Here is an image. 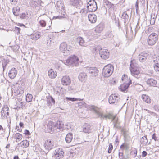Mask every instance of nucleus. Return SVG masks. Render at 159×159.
Listing matches in <instances>:
<instances>
[{"label": "nucleus", "mask_w": 159, "mask_h": 159, "mask_svg": "<svg viewBox=\"0 0 159 159\" xmlns=\"http://www.w3.org/2000/svg\"><path fill=\"white\" fill-rule=\"evenodd\" d=\"M64 125L62 122L57 121L56 123L50 122L47 125V128L49 132H57L59 130L62 129Z\"/></svg>", "instance_id": "obj_1"}, {"label": "nucleus", "mask_w": 159, "mask_h": 159, "mask_svg": "<svg viewBox=\"0 0 159 159\" xmlns=\"http://www.w3.org/2000/svg\"><path fill=\"white\" fill-rule=\"evenodd\" d=\"M121 80L124 82V83L121 84L119 88L121 91H124L128 88L131 84V80L130 78H128L127 75L125 74L123 75Z\"/></svg>", "instance_id": "obj_2"}, {"label": "nucleus", "mask_w": 159, "mask_h": 159, "mask_svg": "<svg viewBox=\"0 0 159 159\" xmlns=\"http://www.w3.org/2000/svg\"><path fill=\"white\" fill-rule=\"evenodd\" d=\"M94 49L96 52H99L100 56L102 58L106 60L109 58L110 53L108 50L102 49L99 46L94 48Z\"/></svg>", "instance_id": "obj_3"}, {"label": "nucleus", "mask_w": 159, "mask_h": 159, "mask_svg": "<svg viewBox=\"0 0 159 159\" xmlns=\"http://www.w3.org/2000/svg\"><path fill=\"white\" fill-rule=\"evenodd\" d=\"M136 62V61L135 60H132L131 61L130 70L131 75L135 77L138 78L139 77L140 72L137 68L135 67L137 66Z\"/></svg>", "instance_id": "obj_4"}, {"label": "nucleus", "mask_w": 159, "mask_h": 159, "mask_svg": "<svg viewBox=\"0 0 159 159\" xmlns=\"http://www.w3.org/2000/svg\"><path fill=\"white\" fill-rule=\"evenodd\" d=\"M79 59L78 57L73 55L69 57L66 60L63 62L65 65H67L77 66L78 65Z\"/></svg>", "instance_id": "obj_5"}, {"label": "nucleus", "mask_w": 159, "mask_h": 159, "mask_svg": "<svg viewBox=\"0 0 159 159\" xmlns=\"http://www.w3.org/2000/svg\"><path fill=\"white\" fill-rule=\"evenodd\" d=\"M114 67L111 64H108L105 66L102 70L103 75L106 77L110 76L113 72Z\"/></svg>", "instance_id": "obj_6"}, {"label": "nucleus", "mask_w": 159, "mask_h": 159, "mask_svg": "<svg viewBox=\"0 0 159 159\" xmlns=\"http://www.w3.org/2000/svg\"><path fill=\"white\" fill-rule=\"evenodd\" d=\"M63 5L61 3L60 1H57L56 5L57 9V10H61V15H59L56 17L54 16L53 19H62L66 17V15L65 14V12L64 11V9L63 7Z\"/></svg>", "instance_id": "obj_7"}, {"label": "nucleus", "mask_w": 159, "mask_h": 159, "mask_svg": "<svg viewBox=\"0 0 159 159\" xmlns=\"http://www.w3.org/2000/svg\"><path fill=\"white\" fill-rule=\"evenodd\" d=\"M158 35L155 33L151 34L148 37L147 40L148 44L150 46L154 45L158 40Z\"/></svg>", "instance_id": "obj_8"}, {"label": "nucleus", "mask_w": 159, "mask_h": 159, "mask_svg": "<svg viewBox=\"0 0 159 159\" xmlns=\"http://www.w3.org/2000/svg\"><path fill=\"white\" fill-rule=\"evenodd\" d=\"M44 147L47 152H44V153L47 154L49 151L54 147L53 141L52 140L48 139L47 140L44 144Z\"/></svg>", "instance_id": "obj_9"}, {"label": "nucleus", "mask_w": 159, "mask_h": 159, "mask_svg": "<svg viewBox=\"0 0 159 159\" xmlns=\"http://www.w3.org/2000/svg\"><path fill=\"white\" fill-rule=\"evenodd\" d=\"M87 7L89 11H95L97 9L96 2L94 0L90 1L87 3Z\"/></svg>", "instance_id": "obj_10"}, {"label": "nucleus", "mask_w": 159, "mask_h": 159, "mask_svg": "<svg viewBox=\"0 0 159 159\" xmlns=\"http://www.w3.org/2000/svg\"><path fill=\"white\" fill-rule=\"evenodd\" d=\"M59 50L64 53V55H68L70 54V48L67 47V44L65 42H62L60 44Z\"/></svg>", "instance_id": "obj_11"}, {"label": "nucleus", "mask_w": 159, "mask_h": 159, "mask_svg": "<svg viewBox=\"0 0 159 159\" xmlns=\"http://www.w3.org/2000/svg\"><path fill=\"white\" fill-rule=\"evenodd\" d=\"M104 118H108L109 119H112L113 121L114 127L116 128H117L119 127V123L117 117L116 116H114L113 115L111 114H108L107 115L103 116Z\"/></svg>", "instance_id": "obj_12"}, {"label": "nucleus", "mask_w": 159, "mask_h": 159, "mask_svg": "<svg viewBox=\"0 0 159 159\" xmlns=\"http://www.w3.org/2000/svg\"><path fill=\"white\" fill-rule=\"evenodd\" d=\"M55 157L56 159H62L63 157L64 152L61 148H58L55 151Z\"/></svg>", "instance_id": "obj_13"}, {"label": "nucleus", "mask_w": 159, "mask_h": 159, "mask_svg": "<svg viewBox=\"0 0 159 159\" xmlns=\"http://www.w3.org/2000/svg\"><path fill=\"white\" fill-rule=\"evenodd\" d=\"M86 70L90 75L92 76H96L98 74V70L96 67H87Z\"/></svg>", "instance_id": "obj_14"}, {"label": "nucleus", "mask_w": 159, "mask_h": 159, "mask_svg": "<svg viewBox=\"0 0 159 159\" xmlns=\"http://www.w3.org/2000/svg\"><path fill=\"white\" fill-rule=\"evenodd\" d=\"M148 56V55L147 53L142 52L139 55L138 58L140 62H143L147 60Z\"/></svg>", "instance_id": "obj_15"}, {"label": "nucleus", "mask_w": 159, "mask_h": 159, "mask_svg": "<svg viewBox=\"0 0 159 159\" xmlns=\"http://www.w3.org/2000/svg\"><path fill=\"white\" fill-rule=\"evenodd\" d=\"M119 98L115 94L111 95L109 98V102L110 104H113L117 102Z\"/></svg>", "instance_id": "obj_16"}, {"label": "nucleus", "mask_w": 159, "mask_h": 159, "mask_svg": "<svg viewBox=\"0 0 159 159\" xmlns=\"http://www.w3.org/2000/svg\"><path fill=\"white\" fill-rule=\"evenodd\" d=\"M55 94L58 96L64 94L66 93V90L65 89L60 87H57L54 89Z\"/></svg>", "instance_id": "obj_17"}, {"label": "nucleus", "mask_w": 159, "mask_h": 159, "mask_svg": "<svg viewBox=\"0 0 159 159\" xmlns=\"http://www.w3.org/2000/svg\"><path fill=\"white\" fill-rule=\"evenodd\" d=\"M61 83L64 85H69L71 83V80L70 77L67 76H63L61 79Z\"/></svg>", "instance_id": "obj_18"}, {"label": "nucleus", "mask_w": 159, "mask_h": 159, "mask_svg": "<svg viewBox=\"0 0 159 159\" xmlns=\"http://www.w3.org/2000/svg\"><path fill=\"white\" fill-rule=\"evenodd\" d=\"M17 74V70L15 68H12L10 70L8 73L9 77L11 79H14L16 76Z\"/></svg>", "instance_id": "obj_19"}, {"label": "nucleus", "mask_w": 159, "mask_h": 159, "mask_svg": "<svg viewBox=\"0 0 159 159\" xmlns=\"http://www.w3.org/2000/svg\"><path fill=\"white\" fill-rule=\"evenodd\" d=\"M88 17L89 20L92 23H94L97 21V16L94 14H89Z\"/></svg>", "instance_id": "obj_20"}, {"label": "nucleus", "mask_w": 159, "mask_h": 159, "mask_svg": "<svg viewBox=\"0 0 159 159\" xmlns=\"http://www.w3.org/2000/svg\"><path fill=\"white\" fill-rule=\"evenodd\" d=\"M146 83L150 86H155L157 84L156 81L153 78H150L147 80Z\"/></svg>", "instance_id": "obj_21"}, {"label": "nucleus", "mask_w": 159, "mask_h": 159, "mask_svg": "<svg viewBox=\"0 0 159 159\" xmlns=\"http://www.w3.org/2000/svg\"><path fill=\"white\" fill-rule=\"evenodd\" d=\"M103 26L102 24L98 25L95 28V32L96 33V35H98L102 31Z\"/></svg>", "instance_id": "obj_22"}, {"label": "nucleus", "mask_w": 159, "mask_h": 159, "mask_svg": "<svg viewBox=\"0 0 159 159\" xmlns=\"http://www.w3.org/2000/svg\"><path fill=\"white\" fill-rule=\"evenodd\" d=\"M70 4L74 6L80 7L82 4L80 0H70Z\"/></svg>", "instance_id": "obj_23"}, {"label": "nucleus", "mask_w": 159, "mask_h": 159, "mask_svg": "<svg viewBox=\"0 0 159 159\" xmlns=\"http://www.w3.org/2000/svg\"><path fill=\"white\" fill-rule=\"evenodd\" d=\"M73 138V134L71 133H69L67 134L65 137V141L67 143H70Z\"/></svg>", "instance_id": "obj_24"}, {"label": "nucleus", "mask_w": 159, "mask_h": 159, "mask_svg": "<svg viewBox=\"0 0 159 159\" xmlns=\"http://www.w3.org/2000/svg\"><path fill=\"white\" fill-rule=\"evenodd\" d=\"M48 75L51 79L55 78L57 76V72L51 69L48 72Z\"/></svg>", "instance_id": "obj_25"}, {"label": "nucleus", "mask_w": 159, "mask_h": 159, "mask_svg": "<svg viewBox=\"0 0 159 159\" xmlns=\"http://www.w3.org/2000/svg\"><path fill=\"white\" fill-rule=\"evenodd\" d=\"M140 142L143 146H146L147 144H150V142L148 143V140L146 136H143L140 139Z\"/></svg>", "instance_id": "obj_26"}, {"label": "nucleus", "mask_w": 159, "mask_h": 159, "mask_svg": "<svg viewBox=\"0 0 159 159\" xmlns=\"http://www.w3.org/2000/svg\"><path fill=\"white\" fill-rule=\"evenodd\" d=\"M142 98L143 101L146 103H150L151 102V99L146 94H143Z\"/></svg>", "instance_id": "obj_27"}, {"label": "nucleus", "mask_w": 159, "mask_h": 159, "mask_svg": "<svg viewBox=\"0 0 159 159\" xmlns=\"http://www.w3.org/2000/svg\"><path fill=\"white\" fill-rule=\"evenodd\" d=\"M41 36V34L39 32H37L33 34H32L30 36L31 39L37 40Z\"/></svg>", "instance_id": "obj_28"}, {"label": "nucleus", "mask_w": 159, "mask_h": 159, "mask_svg": "<svg viewBox=\"0 0 159 159\" xmlns=\"http://www.w3.org/2000/svg\"><path fill=\"white\" fill-rule=\"evenodd\" d=\"M87 77L86 74L84 72L81 73L78 76L79 80L81 82L84 81Z\"/></svg>", "instance_id": "obj_29"}, {"label": "nucleus", "mask_w": 159, "mask_h": 159, "mask_svg": "<svg viewBox=\"0 0 159 159\" xmlns=\"http://www.w3.org/2000/svg\"><path fill=\"white\" fill-rule=\"evenodd\" d=\"M121 18L124 23H126L128 21L129 16L126 11L124 12L123 13Z\"/></svg>", "instance_id": "obj_30"}, {"label": "nucleus", "mask_w": 159, "mask_h": 159, "mask_svg": "<svg viewBox=\"0 0 159 159\" xmlns=\"http://www.w3.org/2000/svg\"><path fill=\"white\" fill-rule=\"evenodd\" d=\"M153 62L155 63L153 64L154 69L156 72L159 73V63L155 60H153Z\"/></svg>", "instance_id": "obj_31"}, {"label": "nucleus", "mask_w": 159, "mask_h": 159, "mask_svg": "<svg viewBox=\"0 0 159 159\" xmlns=\"http://www.w3.org/2000/svg\"><path fill=\"white\" fill-rule=\"evenodd\" d=\"M91 130L90 126L88 124H86L83 128V131L85 133H89Z\"/></svg>", "instance_id": "obj_32"}, {"label": "nucleus", "mask_w": 159, "mask_h": 159, "mask_svg": "<svg viewBox=\"0 0 159 159\" xmlns=\"http://www.w3.org/2000/svg\"><path fill=\"white\" fill-rule=\"evenodd\" d=\"M76 41L79 43L80 45L81 46H84V42L83 39L82 37H77L76 39Z\"/></svg>", "instance_id": "obj_33"}, {"label": "nucleus", "mask_w": 159, "mask_h": 159, "mask_svg": "<svg viewBox=\"0 0 159 159\" xmlns=\"http://www.w3.org/2000/svg\"><path fill=\"white\" fill-rule=\"evenodd\" d=\"M21 146L23 148H27L29 145V142L26 140H25L22 141L20 143Z\"/></svg>", "instance_id": "obj_34"}, {"label": "nucleus", "mask_w": 159, "mask_h": 159, "mask_svg": "<svg viewBox=\"0 0 159 159\" xmlns=\"http://www.w3.org/2000/svg\"><path fill=\"white\" fill-rule=\"evenodd\" d=\"M20 11V9L19 7H16L13 9V13L14 15L16 16H19Z\"/></svg>", "instance_id": "obj_35"}, {"label": "nucleus", "mask_w": 159, "mask_h": 159, "mask_svg": "<svg viewBox=\"0 0 159 159\" xmlns=\"http://www.w3.org/2000/svg\"><path fill=\"white\" fill-rule=\"evenodd\" d=\"M15 137L16 139V142H18L22 139V135L19 133H16L15 135Z\"/></svg>", "instance_id": "obj_36"}, {"label": "nucleus", "mask_w": 159, "mask_h": 159, "mask_svg": "<svg viewBox=\"0 0 159 159\" xmlns=\"http://www.w3.org/2000/svg\"><path fill=\"white\" fill-rule=\"evenodd\" d=\"M33 98L32 95L30 94H28L26 96V100L27 102H29L32 101Z\"/></svg>", "instance_id": "obj_37"}, {"label": "nucleus", "mask_w": 159, "mask_h": 159, "mask_svg": "<svg viewBox=\"0 0 159 159\" xmlns=\"http://www.w3.org/2000/svg\"><path fill=\"white\" fill-rule=\"evenodd\" d=\"M30 6L33 7H36L38 4L37 2L33 0L31 1L30 2Z\"/></svg>", "instance_id": "obj_38"}, {"label": "nucleus", "mask_w": 159, "mask_h": 159, "mask_svg": "<svg viewBox=\"0 0 159 159\" xmlns=\"http://www.w3.org/2000/svg\"><path fill=\"white\" fill-rule=\"evenodd\" d=\"M137 153V151L135 148H134L131 150L130 154L131 155L133 156L134 157H135L136 156Z\"/></svg>", "instance_id": "obj_39"}, {"label": "nucleus", "mask_w": 159, "mask_h": 159, "mask_svg": "<svg viewBox=\"0 0 159 159\" xmlns=\"http://www.w3.org/2000/svg\"><path fill=\"white\" fill-rule=\"evenodd\" d=\"M123 148H125L126 150H128L129 149V145L127 144L123 143L120 146V148L122 149Z\"/></svg>", "instance_id": "obj_40"}, {"label": "nucleus", "mask_w": 159, "mask_h": 159, "mask_svg": "<svg viewBox=\"0 0 159 159\" xmlns=\"http://www.w3.org/2000/svg\"><path fill=\"white\" fill-rule=\"evenodd\" d=\"M80 12L81 13L82 16H84L86 15L88 12L86 9H83L81 10Z\"/></svg>", "instance_id": "obj_41"}, {"label": "nucleus", "mask_w": 159, "mask_h": 159, "mask_svg": "<svg viewBox=\"0 0 159 159\" xmlns=\"http://www.w3.org/2000/svg\"><path fill=\"white\" fill-rule=\"evenodd\" d=\"M28 14L25 13H22L20 15V18L22 19H27L28 17L27 16Z\"/></svg>", "instance_id": "obj_42"}, {"label": "nucleus", "mask_w": 159, "mask_h": 159, "mask_svg": "<svg viewBox=\"0 0 159 159\" xmlns=\"http://www.w3.org/2000/svg\"><path fill=\"white\" fill-rule=\"evenodd\" d=\"M8 62L9 61L7 60H4L2 61V66L4 70L5 69L7 64L8 63Z\"/></svg>", "instance_id": "obj_43"}, {"label": "nucleus", "mask_w": 159, "mask_h": 159, "mask_svg": "<svg viewBox=\"0 0 159 159\" xmlns=\"http://www.w3.org/2000/svg\"><path fill=\"white\" fill-rule=\"evenodd\" d=\"M66 98L67 100L71 101L73 102L77 101L78 100H80L79 99L77 98L70 97H66Z\"/></svg>", "instance_id": "obj_44"}, {"label": "nucleus", "mask_w": 159, "mask_h": 159, "mask_svg": "<svg viewBox=\"0 0 159 159\" xmlns=\"http://www.w3.org/2000/svg\"><path fill=\"white\" fill-rule=\"evenodd\" d=\"M113 149V146L111 143H110L109 145L108 150V152L110 153L111 152V151Z\"/></svg>", "instance_id": "obj_45"}, {"label": "nucleus", "mask_w": 159, "mask_h": 159, "mask_svg": "<svg viewBox=\"0 0 159 159\" xmlns=\"http://www.w3.org/2000/svg\"><path fill=\"white\" fill-rule=\"evenodd\" d=\"M41 26L43 27H45L46 25V23L45 21L43 20H41L39 22Z\"/></svg>", "instance_id": "obj_46"}, {"label": "nucleus", "mask_w": 159, "mask_h": 159, "mask_svg": "<svg viewBox=\"0 0 159 159\" xmlns=\"http://www.w3.org/2000/svg\"><path fill=\"white\" fill-rule=\"evenodd\" d=\"M95 113L97 114L98 116L99 117L102 118H104V116H103L104 115L102 114L100 112L98 111Z\"/></svg>", "instance_id": "obj_47"}, {"label": "nucleus", "mask_w": 159, "mask_h": 159, "mask_svg": "<svg viewBox=\"0 0 159 159\" xmlns=\"http://www.w3.org/2000/svg\"><path fill=\"white\" fill-rule=\"evenodd\" d=\"M47 99L50 100L54 104L55 103V101L52 96H48L47 97Z\"/></svg>", "instance_id": "obj_48"}, {"label": "nucleus", "mask_w": 159, "mask_h": 159, "mask_svg": "<svg viewBox=\"0 0 159 159\" xmlns=\"http://www.w3.org/2000/svg\"><path fill=\"white\" fill-rule=\"evenodd\" d=\"M6 112V111H4V110L2 109V110L1 111V116L2 118L3 119H5V113Z\"/></svg>", "instance_id": "obj_49"}, {"label": "nucleus", "mask_w": 159, "mask_h": 159, "mask_svg": "<svg viewBox=\"0 0 159 159\" xmlns=\"http://www.w3.org/2000/svg\"><path fill=\"white\" fill-rule=\"evenodd\" d=\"M90 108L91 110L94 111L95 113L98 111V108L94 106H91Z\"/></svg>", "instance_id": "obj_50"}, {"label": "nucleus", "mask_w": 159, "mask_h": 159, "mask_svg": "<svg viewBox=\"0 0 159 159\" xmlns=\"http://www.w3.org/2000/svg\"><path fill=\"white\" fill-rule=\"evenodd\" d=\"M118 155L119 158L120 159H123L124 158L123 153L122 152H120L119 151Z\"/></svg>", "instance_id": "obj_51"}, {"label": "nucleus", "mask_w": 159, "mask_h": 159, "mask_svg": "<svg viewBox=\"0 0 159 159\" xmlns=\"http://www.w3.org/2000/svg\"><path fill=\"white\" fill-rule=\"evenodd\" d=\"M107 6L108 7L110 8H112L114 9L115 7L114 5L113 4L111 3V2L109 3L108 4V5Z\"/></svg>", "instance_id": "obj_52"}, {"label": "nucleus", "mask_w": 159, "mask_h": 159, "mask_svg": "<svg viewBox=\"0 0 159 159\" xmlns=\"http://www.w3.org/2000/svg\"><path fill=\"white\" fill-rule=\"evenodd\" d=\"M15 29L17 34H20V31L21 30L20 28L18 27H15Z\"/></svg>", "instance_id": "obj_53"}, {"label": "nucleus", "mask_w": 159, "mask_h": 159, "mask_svg": "<svg viewBox=\"0 0 159 159\" xmlns=\"http://www.w3.org/2000/svg\"><path fill=\"white\" fill-rule=\"evenodd\" d=\"M115 23L116 26L120 27V25L119 24V19H115Z\"/></svg>", "instance_id": "obj_54"}, {"label": "nucleus", "mask_w": 159, "mask_h": 159, "mask_svg": "<svg viewBox=\"0 0 159 159\" xmlns=\"http://www.w3.org/2000/svg\"><path fill=\"white\" fill-rule=\"evenodd\" d=\"M139 21H138V23H137V25L136 26V27L135 29V32L136 33L139 30V29L140 28V27H139Z\"/></svg>", "instance_id": "obj_55"}, {"label": "nucleus", "mask_w": 159, "mask_h": 159, "mask_svg": "<svg viewBox=\"0 0 159 159\" xmlns=\"http://www.w3.org/2000/svg\"><path fill=\"white\" fill-rule=\"evenodd\" d=\"M19 48V47L17 45H15L13 47V50L14 51H16Z\"/></svg>", "instance_id": "obj_56"}, {"label": "nucleus", "mask_w": 159, "mask_h": 159, "mask_svg": "<svg viewBox=\"0 0 159 159\" xmlns=\"http://www.w3.org/2000/svg\"><path fill=\"white\" fill-rule=\"evenodd\" d=\"M157 15H155V14L153 13L151 14V18L156 20V18L157 17Z\"/></svg>", "instance_id": "obj_57"}, {"label": "nucleus", "mask_w": 159, "mask_h": 159, "mask_svg": "<svg viewBox=\"0 0 159 159\" xmlns=\"http://www.w3.org/2000/svg\"><path fill=\"white\" fill-rule=\"evenodd\" d=\"M152 139H154L155 141H158V138L156 136L155 134H153L152 135Z\"/></svg>", "instance_id": "obj_58"}, {"label": "nucleus", "mask_w": 159, "mask_h": 159, "mask_svg": "<svg viewBox=\"0 0 159 159\" xmlns=\"http://www.w3.org/2000/svg\"><path fill=\"white\" fill-rule=\"evenodd\" d=\"M3 109L5 111H8L9 110V108L7 105L5 106Z\"/></svg>", "instance_id": "obj_59"}, {"label": "nucleus", "mask_w": 159, "mask_h": 159, "mask_svg": "<svg viewBox=\"0 0 159 159\" xmlns=\"http://www.w3.org/2000/svg\"><path fill=\"white\" fill-rule=\"evenodd\" d=\"M121 132L124 135V137H125L126 136V130L123 128H122L121 129Z\"/></svg>", "instance_id": "obj_60"}, {"label": "nucleus", "mask_w": 159, "mask_h": 159, "mask_svg": "<svg viewBox=\"0 0 159 159\" xmlns=\"http://www.w3.org/2000/svg\"><path fill=\"white\" fill-rule=\"evenodd\" d=\"M147 155V153L145 151H143L142 152V157H145Z\"/></svg>", "instance_id": "obj_61"}, {"label": "nucleus", "mask_w": 159, "mask_h": 159, "mask_svg": "<svg viewBox=\"0 0 159 159\" xmlns=\"http://www.w3.org/2000/svg\"><path fill=\"white\" fill-rule=\"evenodd\" d=\"M155 19H152L151 18L150 24L152 25H154L155 23Z\"/></svg>", "instance_id": "obj_62"}, {"label": "nucleus", "mask_w": 159, "mask_h": 159, "mask_svg": "<svg viewBox=\"0 0 159 159\" xmlns=\"http://www.w3.org/2000/svg\"><path fill=\"white\" fill-rule=\"evenodd\" d=\"M3 132V129L2 126L0 125V133L2 134V132Z\"/></svg>", "instance_id": "obj_63"}, {"label": "nucleus", "mask_w": 159, "mask_h": 159, "mask_svg": "<svg viewBox=\"0 0 159 159\" xmlns=\"http://www.w3.org/2000/svg\"><path fill=\"white\" fill-rule=\"evenodd\" d=\"M24 134L26 135L30 134V133L28 130H25Z\"/></svg>", "instance_id": "obj_64"}]
</instances>
